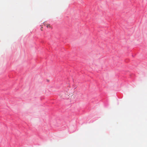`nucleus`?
I'll use <instances>...</instances> for the list:
<instances>
[{"instance_id": "1", "label": "nucleus", "mask_w": 147, "mask_h": 147, "mask_svg": "<svg viewBox=\"0 0 147 147\" xmlns=\"http://www.w3.org/2000/svg\"><path fill=\"white\" fill-rule=\"evenodd\" d=\"M59 96L61 98L64 99H68L70 100H71L72 96L73 97L72 93L69 90H67L59 94Z\"/></svg>"}, {"instance_id": "2", "label": "nucleus", "mask_w": 147, "mask_h": 147, "mask_svg": "<svg viewBox=\"0 0 147 147\" xmlns=\"http://www.w3.org/2000/svg\"><path fill=\"white\" fill-rule=\"evenodd\" d=\"M46 26L47 28H51V26L50 24H47Z\"/></svg>"}, {"instance_id": "3", "label": "nucleus", "mask_w": 147, "mask_h": 147, "mask_svg": "<svg viewBox=\"0 0 147 147\" xmlns=\"http://www.w3.org/2000/svg\"><path fill=\"white\" fill-rule=\"evenodd\" d=\"M42 27H41L40 28V29L41 30H42Z\"/></svg>"}]
</instances>
